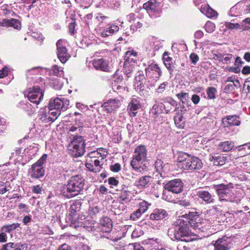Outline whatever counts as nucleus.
Listing matches in <instances>:
<instances>
[{
  "instance_id": "f257e3e1",
  "label": "nucleus",
  "mask_w": 250,
  "mask_h": 250,
  "mask_svg": "<svg viewBox=\"0 0 250 250\" xmlns=\"http://www.w3.org/2000/svg\"><path fill=\"white\" fill-rule=\"evenodd\" d=\"M190 223L183 219H178L174 222L167 231V235L172 240L188 242L189 237L194 234L190 229Z\"/></svg>"
},
{
  "instance_id": "f03ea898",
  "label": "nucleus",
  "mask_w": 250,
  "mask_h": 250,
  "mask_svg": "<svg viewBox=\"0 0 250 250\" xmlns=\"http://www.w3.org/2000/svg\"><path fill=\"white\" fill-rule=\"evenodd\" d=\"M216 193L220 202H226L239 203L241 197L240 193L233 190V186L232 183L228 184H221L214 185Z\"/></svg>"
},
{
  "instance_id": "7ed1b4c3",
  "label": "nucleus",
  "mask_w": 250,
  "mask_h": 250,
  "mask_svg": "<svg viewBox=\"0 0 250 250\" xmlns=\"http://www.w3.org/2000/svg\"><path fill=\"white\" fill-rule=\"evenodd\" d=\"M84 185V179L81 175L73 176L68 181L67 184L63 187L62 193L64 196L71 198L80 194Z\"/></svg>"
},
{
  "instance_id": "20e7f679",
  "label": "nucleus",
  "mask_w": 250,
  "mask_h": 250,
  "mask_svg": "<svg viewBox=\"0 0 250 250\" xmlns=\"http://www.w3.org/2000/svg\"><path fill=\"white\" fill-rule=\"evenodd\" d=\"M177 161L182 163V168L188 171H194L201 169L203 164L198 157L187 153L181 152L179 154Z\"/></svg>"
},
{
  "instance_id": "39448f33",
  "label": "nucleus",
  "mask_w": 250,
  "mask_h": 250,
  "mask_svg": "<svg viewBox=\"0 0 250 250\" xmlns=\"http://www.w3.org/2000/svg\"><path fill=\"white\" fill-rule=\"evenodd\" d=\"M81 207V202L79 200L73 201L69 209V220L71 221L70 226L77 229H80L81 228H85L84 220L85 217L84 216L81 215L76 217L77 213L80 211Z\"/></svg>"
},
{
  "instance_id": "423d86ee",
  "label": "nucleus",
  "mask_w": 250,
  "mask_h": 250,
  "mask_svg": "<svg viewBox=\"0 0 250 250\" xmlns=\"http://www.w3.org/2000/svg\"><path fill=\"white\" fill-rule=\"evenodd\" d=\"M85 142L83 137L74 135L68 146V153L74 157L83 156L85 152Z\"/></svg>"
},
{
  "instance_id": "0eeeda50",
  "label": "nucleus",
  "mask_w": 250,
  "mask_h": 250,
  "mask_svg": "<svg viewBox=\"0 0 250 250\" xmlns=\"http://www.w3.org/2000/svg\"><path fill=\"white\" fill-rule=\"evenodd\" d=\"M146 152L145 146L140 145L135 149L130 165L136 171L142 172L143 168L140 164L146 160Z\"/></svg>"
},
{
  "instance_id": "6e6552de",
  "label": "nucleus",
  "mask_w": 250,
  "mask_h": 250,
  "mask_svg": "<svg viewBox=\"0 0 250 250\" xmlns=\"http://www.w3.org/2000/svg\"><path fill=\"white\" fill-rule=\"evenodd\" d=\"M47 155L43 154L35 163L33 164L28 170L29 176L33 179H39L42 177L45 174L43 165L46 162Z\"/></svg>"
},
{
  "instance_id": "1a4fd4ad",
  "label": "nucleus",
  "mask_w": 250,
  "mask_h": 250,
  "mask_svg": "<svg viewBox=\"0 0 250 250\" xmlns=\"http://www.w3.org/2000/svg\"><path fill=\"white\" fill-rule=\"evenodd\" d=\"M69 101L65 98L51 99L48 104L49 109H57L65 111L68 107Z\"/></svg>"
},
{
  "instance_id": "9d476101",
  "label": "nucleus",
  "mask_w": 250,
  "mask_h": 250,
  "mask_svg": "<svg viewBox=\"0 0 250 250\" xmlns=\"http://www.w3.org/2000/svg\"><path fill=\"white\" fill-rule=\"evenodd\" d=\"M164 188L168 191L178 194L183 190V183L181 179H173L167 182L165 184Z\"/></svg>"
},
{
  "instance_id": "9b49d317",
  "label": "nucleus",
  "mask_w": 250,
  "mask_h": 250,
  "mask_svg": "<svg viewBox=\"0 0 250 250\" xmlns=\"http://www.w3.org/2000/svg\"><path fill=\"white\" fill-rule=\"evenodd\" d=\"M64 43V42L62 40H60L56 43L57 47V56L61 62L62 63L66 62L70 57V55L68 53Z\"/></svg>"
},
{
  "instance_id": "f8f14e48",
  "label": "nucleus",
  "mask_w": 250,
  "mask_h": 250,
  "mask_svg": "<svg viewBox=\"0 0 250 250\" xmlns=\"http://www.w3.org/2000/svg\"><path fill=\"white\" fill-rule=\"evenodd\" d=\"M213 245L214 250H228L232 247V239L230 237L223 236L216 240Z\"/></svg>"
},
{
  "instance_id": "ddd939ff",
  "label": "nucleus",
  "mask_w": 250,
  "mask_h": 250,
  "mask_svg": "<svg viewBox=\"0 0 250 250\" xmlns=\"http://www.w3.org/2000/svg\"><path fill=\"white\" fill-rule=\"evenodd\" d=\"M223 30L226 31L228 29H241L243 31L250 30V18H246L241 23V24L238 23H232L227 22L225 24V28L224 26H222Z\"/></svg>"
},
{
  "instance_id": "4468645a",
  "label": "nucleus",
  "mask_w": 250,
  "mask_h": 250,
  "mask_svg": "<svg viewBox=\"0 0 250 250\" xmlns=\"http://www.w3.org/2000/svg\"><path fill=\"white\" fill-rule=\"evenodd\" d=\"M43 97L42 90L38 86H34L29 91L27 97L28 100L33 103L38 104Z\"/></svg>"
},
{
  "instance_id": "2eb2a0df",
  "label": "nucleus",
  "mask_w": 250,
  "mask_h": 250,
  "mask_svg": "<svg viewBox=\"0 0 250 250\" xmlns=\"http://www.w3.org/2000/svg\"><path fill=\"white\" fill-rule=\"evenodd\" d=\"M196 195L205 204H212L215 202L214 195L203 188H200L196 190Z\"/></svg>"
},
{
  "instance_id": "dca6fc26",
  "label": "nucleus",
  "mask_w": 250,
  "mask_h": 250,
  "mask_svg": "<svg viewBox=\"0 0 250 250\" xmlns=\"http://www.w3.org/2000/svg\"><path fill=\"white\" fill-rule=\"evenodd\" d=\"M21 25L20 21L14 18L3 19L0 21V30L2 27H13L19 30L21 29Z\"/></svg>"
},
{
  "instance_id": "f3484780",
  "label": "nucleus",
  "mask_w": 250,
  "mask_h": 250,
  "mask_svg": "<svg viewBox=\"0 0 250 250\" xmlns=\"http://www.w3.org/2000/svg\"><path fill=\"white\" fill-rule=\"evenodd\" d=\"M121 104L120 100L117 99H110L104 103L102 106L108 113H111L117 108Z\"/></svg>"
},
{
  "instance_id": "a211bd4d",
  "label": "nucleus",
  "mask_w": 250,
  "mask_h": 250,
  "mask_svg": "<svg viewBox=\"0 0 250 250\" xmlns=\"http://www.w3.org/2000/svg\"><path fill=\"white\" fill-rule=\"evenodd\" d=\"M89 155L91 158H97V159H94L90 162L93 163L94 166L96 168H98V170L100 171L102 168L101 166L103 164V160L106 157V155L101 154V153L98 152H92L89 153Z\"/></svg>"
},
{
  "instance_id": "6ab92c4d",
  "label": "nucleus",
  "mask_w": 250,
  "mask_h": 250,
  "mask_svg": "<svg viewBox=\"0 0 250 250\" xmlns=\"http://www.w3.org/2000/svg\"><path fill=\"white\" fill-rule=\"evenodd\" d=\"M92 64L96 69L105 72L110 71V67L108 62L103 59L93 60Z\"/></svg>"
},
{
  "instance_id": "aec40b11",
  "label": "nucleus",
  "mask_w": 250,
  "mask_h": 250,
  "mask_svg": "<svg viewBox=\"0 0 250 250\" xmlns=\"http://www.w3.org/2000/svg\"><path fill=\"white\" fill-rule=\"evenodd\" d=\"M99 228L103 232L109 233L111 231L112 228V223L111 220L107 216L103 217L100 221Z\"/></svg>"
},
{
  "instance_id": "412c9836",
  "label": "nucleus",
  "mask_w": 250,
  "mask_h": 250,
  "mask_svg": "<svg viewBox=\"0 0 250 250\" xmlns=\"http://www.w3.org/2000/svg\"><path fill=\"white\" fill-rule=\"evenodd\" d=\"M168 216V213L163 208H156L149 216V219L151 220H160L166 218Z\"/></svg>"
},
{
  "instance_id": "4be33fe9",
  "label": "nucleus",
  "mask_w": 250,
  "mask_h": 250,
  "mask_svg": "<svg viewBox=\"0 0 250 250\" xmlns=\"http://www.w3.org/2000/svg\"><path fill=\"white\" fill-rule=\"evenodd\" d=\"M146 76L148 79L152 75V71L154 72L156 75H158L157 78H159L162 75V72L161 68L155 63H151L145 69Z\"/></svg>"
},
{
  "instance_id": "5701e85b",
  "label": "nucleus",
  "mask_w": 250,
  "mask_h": 250,
  "mask_svg": "<svg viewBox=\"0 0 250 250\" xmlns=\"http://www.w3.org/2000/svg\"><path fill=\"white\" fill-rule=\"evenodd\" d=\"M140 107V101L137 99H133L127 106V110L130 116L135 117L138 109Z\"/></svg>"
},
{
  "instance_id": "b1692460",
  "label": "nucleus",
  "mask_w": 250,
  "mask_h": 250,
  "mask_svg": "<svg viewBox=\"0 0 250 250\" xmlns=\"http://www.w3.org/2000/svg\"><path fill=\"white\" fill-rule=\"evenodd\" d=\"M200 215V212L198 211H189L188 213L185 214L183 217L186 218V220L190 223V227L195 229L196 227L195 222Z\"/></svg>"
},
{
  "instance_id": "393cba45",
  "label": "nucleus",
  "mask_w": 250,
  "mask_h": 250,
  "mask_svg": "<svg viewBox=\"0 0 250 250\" xmlns=\"http://www.w3.org/2000/svg\"><path fill=\"white\" fill-rule=\"evenodd\" d=\"M227 157L217 154L215 155H210L209 156V160L212 162L213 164L215 166H223L227 160Z\"/></svg>"
},
{
  "instance_id": "a878e982",
  "label": "nucleus",
  "mask_w": 250,
  "mask_h": 250,
  "mask_svg": "<svg viewBox=\"0 0 250 250\" xmlns=\"http://www.w3.org/2000/svg\"><path fill=\"white\" fill-rule=\"evenodd\" d=\"M163 60L165 65L171 74L174 67L173 65L172 58L169 56V54L167 52H165L163 55Z\"/></svg>"
},
{
  "instance_id": "bb28decb",
  "label": "nucleus",
  "mask_w": 250,
  "mask_h": 250,
  "mask_svg": "<svg viewBox=\"0 0 250 250\" xmlns=\"http://www.w3.org/2000/svg\"><path fill=\"white\" fill-rule=\"evenodd\" d=\"M152 179L150 176H142L135 182V185L140 188H147Z\"/></svg>"
},
{
  "instance_id": "cd10ccee",
  "label": "nucleus",
  "mask_w": 250,
  "mask_h": 250,
  "mask_svg": "<svg viewBox=\"0 0 250 250\" xmlns=\"http://www.w3.org/2000/svg\"><path fill=\"white\" fill-rule=\"evenodd\" d=\"M135 86L137 90H142L144 83L145 82V77L143 73L138 72V74L135 77Z\"/></svg>"
},
{
  "instance_id": "c85d7f7f",
  "label": "nucleus",
  "mask_w": 250,
  "mask_h": 250,
  "mask_svg": "<svg viewBox=\"0 0 250 250\" xmlns=\"http://www.w3.org/2000/svg\"><path fill=\"white\" fill-rule=\"evenodd\" d=\"M236 151L241 156H245L250 153V142L236 146Z\"/></svg>"
},
{
  "instance_id": "c756f323",
  "label": "nucleus",
  "mask_w": 250,
  "mask_h": 250,
  "mask_svg": "<svg viewBox=\"0 0 250 250\" xmlns=\"http://www.w3.org/2000/svg\"><path fill=\"white\" fill-rule=\"evenodd\" d=\"M66 22L68 23L69 31H74L76 26V20L75 19V14L74 13H69L66 17Z\"/></svg>"
},
{
  "instance_id": "7c9ffc66",
  "label": "nucleus",
  "mask_w": 250,
  "mask_h": 250,
  "mask_svg": "<svg viewBox=\"0 0 250 250\" xmlns=\"http://www.w3.org/2000/svg\"><path fill=\"white\" fill-rule=\"evenodd\" d=\"M155 167L156 171L158 172L161 176L163 177V173L165 172L166 169V164L161 159H157L155 162Z\"/></svg>"
},
{
  "instance_id": "2f4dec72",
  "label": "nucleus",
  "mask_w": 250,
  "mask_h": 250,
  "mask_svg": "<svg viewBox=\"0 0 250 250\" xmlns=\"http://www.w3.org/2000/svg\"><path fill=\"white\" fill-rule=\"evenodd\" d=\"M227 119L226 122L227 123L228 126L231 125H239L240 124L239 117L237 115L228 116L226 118L223 119V121Z\"/></svg>"
},
{
  "instance_id": "473e14b6",
  "label": "nucleus",
  "mask_w": 250,
  "mask_h": 250,
  "mask_svg": "<svg viewBox=\"0 0 250 250\" xmlns=\"http://www.w3.org/2000/svg\"><path fill=\"white\" fill-rule=\"evenodd\" d=\"M233 144L232 141L221 142L218 145V148L224 152H228L233 148Z\"/></svg>"
},
{
  "instance_id": "72a5a7b5",
  "label": "nucleus",
  "mask_w": 250,
  "mask_h": 250,
  "mask_svg": "<svg viewBox=\"0 0 250 250\" xmlns=\"http://www.w3.org/2000/svg\"><path fill=\"white\" fill-rule=\"evenodd\" d=\"M39 117L40 120L44 123L53 122L54 121V119L51 118V115L49 114L48 112H41L39 114Z\"/></svg>"
},
{
  "instance_id": "f704fd0d",
  "label": "nucleus",
  "mask_w": 250,
  "mask_h": 250,
  "mask_svg": "<svg viewBox=\"0 0 250 250\" xmlns=\"http://www.w3.org/2000/svg\"><path fill=\"white\" fill-rule=\"evenodd\" d=\"M157 6L152 2V0L145 3L143 4V8L146 9L148 13H152L155 11Z\"/></svg>"
},
{
  "instance_id": "c9c22d12",
  "label": "nucleus",
  "mask_w": 250,
  "mask_h": 250,
  "mask_svg": "<svg viewBox=\"0 0 250 250\" xmlns=\"http://www.w3.org/2000/svg\"><path fill=\"white\" fill-rule=\"evenodd\" d=\"M137 56V53L133 51H128L126 52L125 55L124 57L125 63V65H127V63H129L130 62H134L133 58H130V57H135Z\"/></svg>"
},
{
  "instance_id": "e433bc0d",
  "label": "nucleus",
  "mask_w": 250,
  "mask_h": 250,
  "mask_svg": "<svg viewBox=\"0 0 250 250\" xmlns=\"http://www.w3.org/2000/svg\"><path fill=\"white\" fill-rule=\"evenodd\" d=\"M174 122L177 126L179 128H183L184 126L185 121L183 116L182 115H177L174 117Z\"/></svg>"
},
{
  "instance_id": "4c0bfd02",
  "label": "nucleus",
  "mask_w": 250,
  "mask_h": 250,
  "mask_svg": "<svg viewBox=\"0 0 250 250\" xmlns=\"http://www.w3.org/2000/svg\"><path fill=\"white\" fill-rule=\"evenodd\" d=\"M130 192L126 189H123L121 190V195L119 196L120 201L127 202L129 200V196L130 195Z\"/></svg>"
},
{
  "instance_id": "58836bf2",
  "label": "nucleus",
  "mask_w": 250,
  "mask_h": 250,
  "mask_svg": "<svg viewBox=\"0 0 250 250\" xmlns=\"http://www.w3.org/2000/svg\"><path fill=\"white\" fill-rule=\"evenodd\" d=\"M176 96L180 100L182 103L184 104L188 102L189 99V95L188 93L184 92L183 91L177 93Z\"/></svg>"
},
{
  "instance_id": "ea45409f",
  "label": "nucleus",
  "mask_w": 250,
  "mask_h": 250,
  "mask_svg": "<svg viewBox=\"0 0 250 250\" xmlns=\"http://www.w3.org/2000/svg\"><path fill=\"white\" fill-rule=\"evenodd\" d=\"M217 91L215 88L213 87H208L207 89V93L208 96V98L210 99H214L215 98L216 93Z\"/></svg>"
},
{
  "instance_id": "a19ab883",
  "label": "nucleus",
  "mask_w": 250,
  "mask_h": 250,
  "mask_svg": "<svg viewBox=\"0 0 250 250\" xmlns=\"http://www.w3.org/2000/svg\"><path fill=\"white\" fill-rule=\"evenodd\" d=\"M9 183L8 182L4 183L2 181H0V193L1 194H3L6 191L10 190V189H8L7 187H9Z\"/></svg>"
},
{
  "instance_id": "79ce46f5",
  "label": "nucleus",
  "mask_w": 250,
  "mask_h": 250,
  "mask_svg": "<svg viewBox=\"0 0 250 250\" xmlns=\"http://www.w3.org/2000/svg\"><path fill=\"white\" fill-rule=\"evenodd\" d=\"M48 113L51 115V118L54 119L55 121L60 115L61 111L57 109H49Z\"/></svg>"
},
{
  "instance_id": "37998d69",
  "label": "nucleus",
  "mask_w": 250,
  "mask_h": 250,
  "mask_svg": "<svg viewBox=\"0 0 250 250\" xmlns=\"http://www.w3.org/2000/svg\"><path fill=\"white\" fill-rule=\"evenodd\" d=\"M206 31H214L215 29V25L211 21H208L204 26Z\"/></svg>"
},
{
  "instance_id": "c03bdc74",
  "label": "nucleus",
  "mask_w": 250,
  "mask_h": 250,
  "mask_svg": "<svg viewBox=\"0 0 250 250\" xmlns=\"http://www.w3.org/2000/svg\"><path fill=\"white\" fill-rule=\"evenodd\" d=\"M52 71L54 74L57 76H61L63 74V71L62 69L56 65H54L52 66Z\"/></svg>"
},
{
  "instance_id": "a18cd8bd",
  "label": "nucleus",
  "mask_w": 250,
  "mask_h": 250,
  "mask_svg": "<svg viewBox=\"0 0 250 250\" xmlns=\"http://www.w3.org/2000/svg\"><path fill=\"white\" fill-rule=\"evenodd\" d=\"M216 56L217 57V58L219 59L220 60H221V59H222V61L224 63L228 64V63H229L230 62V60H231V59L232 57V55L229 54V55H228L227 56H226L224 58L222 56V55L221 54L218 55Z\"/></svg>"
},
{
  "instance_id": "49530a36",
  "label": "nucleus",
  "mask_w": 250,
  "mask_h": 250,
  "mask_svg": "<svg viewBox=\"0 0 250 250\" xmlns=\"http://www.w3.org/2000/svg\"><path fill=\"white\" fill-rule=\"evenodd\" d=\"M40 69L41 68L40 67H33L30 69L27 70L26 71V74L27 76L37 74L40 72Z\"/></svg>"
},
{
  "instance_id": "de8ad7c7",
  "label": "nucleus",
  "mask_w": 250,
  "mask_h": 250,
  "mask_svg": "<svg viewBox=\"0 0 250 250\" xmlns=\"http://www.w3.org/2000/svg\"><path fill=\"white\" fill-rule=\"evenodd\" d=\"M143 213L141 212L139 209H138L136 211H134L130 215V219L135 221L138 219L142 215Z\"/></svg>"
},
{
  "instance_id": "09e8293b",
  "label": "nucleus",
  "mask_w": 250,
  "mask_h": 250,
  "mask_svg": "<svg viewBox=\"0 0 250 250\" xmlns=\"http://www.w3.org/2000/svg\"><path fill=\"white\" fill-rule=\"evenodd\" d=\"M167 85L168 83L167 82H165L161 83L158 87L156 89V92L158 93H163L165 91L166 87L167 86Z\"/></svg>"
},
{
  "instance_id": "8fccbe9b",
  "label": "nucleus",
  "mask_w": 250,
  "mask_h": 250,
  "mask_svg": "<svg viewBox=\"0 0 250 250\" xmlns=\"http://www.w3.org/2000/svg\"><path fill=\"white\" fill-rule=\"evenodd\" d=\"M140 208L139 209L141 210V212L143 213H145L148 209V204L147 202L143 201L140 203Z\"/></svg>"
},
{
  "instance_id": "3c124183",
  "label": "nucleus",
  "mask_w": 250,
  "mask_h": 250,
  "mask_svg": "<svg viewBox=\"0 0 250 250\" xmlns=\"http://www.w3.org/2000/svg\"><path fill=\"white\" fill-rule=\"evenodd\" d=\"M30 35L38 41H42L43 37L41 32H29Z\"/></svg>"
},
{
  "instance_id": "603ef678",
  "label": "nucleus",
  "mask_w": 250,
  "mask_h": 250,
  "mask_svg": "<svg viewBox=\"0 0 250 250\" xmlns=\"http://www.w3.org/2000/svg\"><path fill=\"white\" fill-rule=\"evenodd\" d=\"M85 166L87 169H88L90 171L92 172H97L99 171L98 170V168H96L94 165L93 163H91L90 161L89 162H86L85 164Z\"/></svg>"
},
{
  "instance_id": "864d4df0",
  "label": "nucleus",
  "mask_w": 250,
  "mask_h": 250,
  "mask_svg": "<svg viewBox=\"0 0 250 250\" xmlns=\"http://www.w3.org/2000/svg\"><path fill=\"white\" fill-rule=\"evenodd\" d=\"M100 209L97 206L90 207L89 209V213L92 216L99 213Z\"/></svg>"
},
{
  "instance_id": "5fc2aeb1",
  "label": "nucleus",
  "mask_w": 250,
  "mask_h": 250,
  "mask_svg": "<svg viewBox=\"0 0 250 250\" xmlns=\"http://www.w3.org/2000/svg\"><path fill=\"white\" fill-rule=\"evenodd\" d=\"M217 13L210 7L208 9V12L206 15V16L209 18H212L217 16Z\"/></svg>"
},
{
  "instance_id": "6e6d98bb",
  "label": "nucleus",
  "mask_w": 250,
  "mask_h": 250,
  "mask_svg": "<svg viewBox=\"0 0 250 250\" xmlns=\"http://www.w3.org/2000/svg\"><path fill=\"white\" fill-rule=\"evenodd\" d=\"M234 86H237V85L234 83L233 84H228L225 86L224 89V91L226 93H229L230 91H231L234 90Z\"/></svg>"
},
{
  "instance_id": "4d7b16f0",
  "label": "nucleus",
  "mask_w": 250,
  "mask_h": 250,
  "mask_svg": "<svg viewBox=\"0 0 250 250\" xmlns=\"http://www.w3.org/2000/svg\"><path fill=\"white\" fill-rule=\"evenodd\" d=\"M112 88L115 92H121L125 91V87L121 85H118L116 84L113 85Z\"/></svg>"
},
{
  "instance_id": "13d9d810",
  "label": "nucleus",
  "mask_w": 250,
  "mask_h": 250,
  "mask_svg": "<svg viewBox=\"0 0 250 250\" xmlns=\"http://www.w3.org/2000/svg\"><path fill=\"white\" fill-rule=\"evenodd\" d=\"M190 60L191 62L195 64L199 60V57L195 53H191L190 55Z\"/></svg>"
},
{
  "instance_id": "bf43d9fd",
  "label": "nucleus",
  "mask_w": 250,
  "mask_h": 250,
  "mask_svg": "<svg viewBox=\"0 0 250 250\" xmlns=\"http://www.w3.org/2000/svg\"><path fill=\"white\" fill-rule=\"evenodd\" d=\"M110 169L113 172H118L121 170V165L119 163H116L110 166Z\"/></svg>"
},
{
  "instance_id": "052dcab7",
  "label": "nucleus",
  "mask_w": 250,
  "mask_h": 250,
  "mask_svg": "<svg viewBox=\"0 0 250 250\" xmlns=\"http://www.w3.org/2000/svg\"><path fill=\"white\" fill-rule=\"evenodd\" d=\"M32 192L36 194H40L42 191V188L40 185L34 186L32 187Z\"/></svg>"
},
{
  "instance_id": "680f3d73",
  "label": "nucleus",
  "mask_w": 250,
  "mask_h": 250,
  "mask_svg": "<svg viewBox=\"0 0 250 250\" xmlns=\"http://www.w3.org/2000/svg\"><path fill=\"white\" fill-rule=\"evenodd\" d=\"M108 183L111 186H117L119 182L114 177H110L108 179Z\"/></svg>"
},
{
  "instance_id": "e2e57ef3",
  "label": "nucleus",
  "mask_w": 250,
  "mask_h": 250,
  "mask_svg": "<svg viewBox=\"0 0 250 250\" xmlns=\"http://www.w3.org/2000/svg\"><path fill=\"white\" fill-rule=\"evenodd\" d=\"M18 207L19 209H21L23 212H28V207L26 206V205L24 204L20 203L18 206Z\"/></svg>"
},
{
  "instance_id": "0e129e2a",
  "label": "nucleus",
  "mask_w": 250,
  "mask_h": 250,
  "mask_svg": "<svg viewBox=\"0 0 250 250\" xmlns=\"http://www.w3.org/2000/svg\"><path fill=\"white\" fill-rule=\"evenodd\" d=\"M31 221V215H27L23 217L22 222L24 225H28L29 223Z\"/></svg>"
},
{
  "instance_id": "69168bd1",
  "label": "nucleus",
  "mask_w": 250,
  "mask_h": 250,
  "mask_svg": "<svg viewBox=\"0 0 250 250\" xmlns=\"http://www.w3.org/2000/svg\"><path fill=\"white\" fill-rule=\"evenodd\" d=\"M200 100V97L197 94L193 95L191 97V101L195 104H198Z\"/></svg>"
},
{
  "instance_id": "338daca9",
  "label": "nucleus",
  "mask_w": 250,
  "mask_h": 250,
  "mask_svg": "<svg viewBox=\"0 0 250 250\" xmlns=\"http://www.w3.org/2000/svg\"><path fill=\"white\" fill-rule=\"evenodd\" d=\"M58 250H72V249L68 245L64 243L60 246Z\"/></svg>"
},
{
  "instance_id": "774afa93",
  "label": "nucleus",
  "mask_w": 250,
  "mask_h": 250,
  "mask_svg": "<svg viewBox=\"0 0 250 250\" xmlns=\"http://www.w3.org/2000/svg\"><path fill=\"white\" fill-rule=\"evenodd\" d=\"M209 6L208 5H202L200 8V11L205 15H206Z\"/></svg>"
}]
</instances>
